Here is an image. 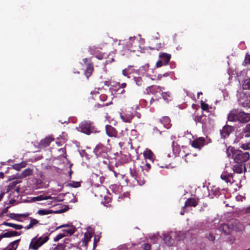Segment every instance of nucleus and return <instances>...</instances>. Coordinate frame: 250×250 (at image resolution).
<instances>
[{
	"instance_id": "nucleus-1",
	"label": "nucleus",
	"mask_w": 250,
	"mask_h": 250,
	"mask_svg": "<svg viewBox=\"0 0 250 250\" xmlns=\"http://www.w3.org/2000/svg\"><path fill=\"white\" fill-rule=\"evenodd\" d=\"M226 153L229 158H231L235 163L240 164L248 161L250 156L249 152H244L231 146L227 148Z\"/></svg>"
},
{
	"instance_id": "nucleus-2",
	"label": "nucleus",
	"mask_w": 250,
	"mask_h": 250,
	"mask_svg": "<svg viewBox=\"0 0 250 250\" xmlns=\"http://www.w3.org/2000/svg\"><path fill=\"white\" fill-rule=\"evenodd\" d=\"M228 119L231 122L238 121L240 123H246L250 121V113L233 109L228 115Z\"/></svg>"
},
{
	"instance_id": "nucleus-3",
	"label": "nucleus",
	"mask_w": 250,
	"mask_h": 250,
	"mask_svg": "<svg viewBox=\"0 0 250 250\" xmlns=\"http://www.w3.org/2000/svg\"><path fill=\"white\" fill-rule=\"evenodd\" d=\"M49 240V236L47 235H42L39 237L37 236L31 239L29 246V249L33 250H37Z\"/></svg>"
},
{
	"instance_id": "nucleus-4",
	"label": "nucleus",
	"mask_w": 250,
	"mask_h": 250,
	"mask_svg": "<svg viewBox=\"0 0 250 250\" xmlns=\"http://www.w3.org/2000/svg\"><path fill=\"white\" fill-rule=\"evenodd\" d=\"M78 130L86 135L97 132L96 128L93 125L92 122L89 121H84L81 123L78 127Z\"/></svg>"
},
{
	"instance_id": "nucleus-5",
	"label": "nucleus",
	"mask_w": 250,
	"mask_h": 250,
	"mask_svg": "<svg viewBox=\"0 0 250 250\" xmlns=\"http://www.w3.org/2000/svg\"><path fill=\"white\" fill-rule=\"evenodd\" d=\"M140 167H137L135 165H133L129 168L130 174L131 176L135 179L137 184L140 185H144L146 180L142 175V170H139Z\"/></svg>"
},
{
	"instance_id": "nucleus-6",
	"label": "nucleus",
	"mask_w": 250,
	"mask_h": 250,
	"mask_svg": "<svg viewBox=\"0 0 250 250\" xmlns=\"http://www.w3.org/2000/svg\"><path fill=\"white\" fill-rule=\"evenodd\" d=\"M135 111L132 107H127L120 113V118L125 123H129L135 116Z\"/></svg>"
},
{
	"instance_id": "nucleus-7",
	"label": "nucleus",
	"mask_w": 250,
	"mask_h": 250,
	"mask_svg": "<svg viewBox=\"0 0 250 250\" xmlns=\"http://www.w3.org/2000/svg\"><path fill=\"white\" fill-rule=\"evenodd\" d=\"M92 181L93 186L96 187H100V189L104 192L106 190L105 187L101 186L102 184L104 181V177L103 173L99 172V173H92Z\"/></svg>"
},
{
	"instance_id": "nucleus-8",
	"label": "nucleus",
	"mask_w": 250,
	"mask_h": 250,
	"mask_svg": "<svg viewBox=\"0 0 250 250\" xmlns=\"http://www.w3.org/2000/svg\"><path fill=\"white\" fill-rule=\"evenodd\" d=\"M108 148L102 145L98 144L94 150V152L98 157L106 158L107 157Z\"/></svg>"
},
{
	"instance_id": "nucleus-9",
	"label": "nucleus",
	"mask_w": 250,
	"mask_h": 250,
	"mask_svg": "<svg viewBox=\"0 0 250 250\" xmlns=\"http://www.w3.org/2000/svg\"><path fill=\"white\" fill-rule=\"evenodd\" d=\"M164 89L163 87H162L160 86L157 85H151L147 87L146 89L145 92L147 94H155L157 93H160L162 92V91Z\"/></svg>"
},
{
	"instance_id": "nucleus-10",
	"label": "nucleus",
	"mask_w": 250,
	"mask_h": 250,
	"mask_svg": "<svg viewBox=\"0 0 250 250\" xmlns=\"http://www.w3.org/2000/svg\"><path fill=\"white\" fill-rule=\"evenodd\" d=\"M220 177L222 180L224 181L228 185H231L234 182L233 174L229 173L227 171H224L221 175Z\"/></svg>"
},
{
	"instance_id": "nucleus-11",
	"label": "nucleus",
	"mask_w": 250,
	"mask_h": 250,
	"mask_svg": "<svg viewBox=\"0 0 250 250\" xmlns=\"http://www.w3.org/2000/svg\"><path fill=\"white\" fill-rule=\"evenodd\" d=\"M115 54L114 53H110L108 55L106 54H99L96 56L99 60H102L103 58L105 59V62H112L114 61Z\"/></svg>"
},
{
	"instance_id": "nucleus-12",
	"label": "nucleus",
	"mask_w": 250,
	"mask_h": 250,
	"mask_svg": "<svg viewBox=\"0 0 250 250\" xmlns=\"http://www.w3.org/2000/svg\"><path fill=\"white\" fill-rule=\"evenodd\" d=\"M205 145V139L203 137H200L191 143V146L195 148L200 149Z\"/></svg>"
},
{
	"instance_id": "nucleus-13",
	"label": "nucleus",
	"mask_w": 250,
	"mask_h": 250,
	"mask_svg": "<svg viewBox=\"0 0 250 250\" xmlns=\"http://www.w3.org/2000/svg\"><path fill=\"white\" fill-rule=\"evenodd\" d=\"M232 229L235 231H242L244 229V226L237 220H233L231 221Z\"/></svg>"
},
{
	"instance_id": "nucleus-14",
	"label": "nucleus",
	"mask_w": 250,
	"mask_h": 250,
	"mask_svg": "<svg viewBox=\"0 0 250 250\" xmlns=\"http://www.w3.org/2000/svg\"><path fill=\"white\" fill-rule=\"evenodd\" d=\"M159 58L160 59L156 62H169L171 59V55L164 52L159 53Z\"/></svg>"
},
{
	"instance_id": "nucleus-15",
	"label": "nucleus",
	"mask_w": 250,
	"mask_h": 250,
	"mask_svg": "<svg viewBox=\"0 0 250 250\" xmlns=\"http://www.w3.org/2000/svg\"><path fill=\"white\" fill-rule=\"evenodd\" d=\"M233 128L230 125H226L223 127L220 131V134L222 137L226 138L232 132Z\"/></svg>"
},
{
	"instance_id": "nucleus-16",
	"label": "nucleus",
	"mask_w": 250,
	"mask_h": 250,
	"mask_svg": "<svg viewBox=\"0 0 250 250\" xmlns=\"http://www.w3.org/2000/svg\"><path fill=\"white\" fill-rule=\"evenodd\" d=\"M239 103L244 107H250V95L244 94L243 98L239 99Z\"/></svg>"
},
{
	"instance_id": "nucleus-17",
	"label": "nucleus",
	"mask_w": 250,
	"mask_h": 250,
	"mask_svg": "<svg viewBox=\"0 0 250 250\" xmlns=\"http://www.w3.org/2000/svg\"><path fill=\"white\" fill-rule=\"evenodd\" d=\"M160 122L166 128L169 129L171 127L170 119L168 117L165 116L162 117L160 119Z\"/></svg>"
},
{
	"instance_id": "nucleus-18",
	"label": "nucleus",
	"mask_w": 250,
	"mask_h": 250,
	"mask_svg": "<svg viewBox=\"0 0 250 250\" xmlns=\"http://www.w3.org/2000/svg\"><path fill=\"white\" fill-rule=\"evenodd\" d=\"M105 130L106 134L109 137L116 136L117 135L116 130L110 125H106L105 126Z\"/></svg>"
},
{
	"instance_id": "nucleus-19",
	"label": "nucleus",
	"mask_w": 250,
	"mask_h": 250,
	"mask_svg": "<svg viewBox=\"0 0 250 250\" xmlns=\"http://www.w3.org/2000/svg\"><path fill=\"white\" fill-rule=\"evenodd\" d=\"M53 140V138L51 136H48L44 139L40 141L39 145L41 147H44L48 146Z\"/></svg>"
},
{
	"instance_id": "nucleus-20",
	"label": "nucleus",
	"mask_w": 250,
	"mask_h": 250,
	"mask_svg": "<svg viewBox=\"0 0 250 250\" xmlns=\"http://www.w3.org/2000/svg\"><path fill=\"white\" fill-rule=\"evenodd\" d=\"M198 203L197 200L194 198H189L186 201L183 208L188 206L195 207L197 205Z\"/></svg>"
},
{
	"instance_id": "nucleus-21",
	"label": "nucleus",
	"mask_w": 250,
	"mask_h": 250,
	"mask_svg": "<svg viewBox=\"0 0 250 250\" xmlns=\"http://www.w3.org/2000/svg\"><path fill=\"white\" fill-rule=\"evenodd\" d=\"M243 168H245V166L242 164L237 163V164L234 165L232 169L234 172L241 173L243 171Z\"/></svg>"
},
{
	"instance_id": "nucleus-22",
	"label": "nucleus",
	"mask_w": 250,
	"mask_h": 250,
	"mask_svg": "<svg viewBox=\"0 0 250 250\" xmlns=\"http://www.w3.org/2000/svg\"><path fill=\"white\" fill-rule=\"evenodd\" d=\"M161 95L163 100L167 103L172 99V95L169 92H162Z\"/></svg>"
},
{
	"instance_id": "nucleus-23",
	"label": "nucleus",
	"mask_w": 250,
	"mask_h": 250,
	"mask_svg": "<svg viewBox=\"0 0 250 250\" xmlns=\"http://www.w3.org/2000/svg\"><path fill=\"white\" fill-rule=\"evenodd\" d=\"M4 238H9L19 235L20 234L16 231L10 230L2 233Z\"/></svg>"
},
{
	"instance_id": "nucleus-24",
	"label": "nucleus",
	"mask_w": 250,
	"mask_h": 250,
	"mask_svg": "<svg viewBox=\"0 0 250 250\" xmlns=\"http://www.w3.org/2000/svg\"><path fill=\"white\" fill-rule=\"evenodd\" d=\"M164 240L168 246H171L173 243V240L168 234H163Z\"/></svg>"
},
{
	"instance_id": "nucleus-25",
	"label": "nucleus",
	"mask_w": 250,
	"mask_h": 250,
	"mask_svg": "<svg viewBox=\"0 0 250 250\" xmlns=\"http://www.w3.org/2000/svg\"><path fill=\"white\" fill-rule=\"evenodd\" d=\"M4 225L6 226L7 227H11L15 229L20 230L23 228V226L21 225L13 224L11 223L8 222H4L3 224Z\"/></svg>"
},
{
	"instance_id": "nucleus-26",
	"label": "nucleus",
	"mask_w": 250,
	"mask_h": 250,
	"mask_svg": "<svg viewBox=\"0 0 250 250\" xmlns=\"http://www.w3.org/2000/svg\"><path fill=\"white\" fill-rule=\"evenodd\" d=\"M20 240H17L10 243L7 248V250H16Z\"/></svg>"
},
{
	"instance_id": "nucleus-27",
	"label": "nucleus",
	"mask_w": 250,
	"mask_h": 250,
	"mask_svg": "<svg viewBox=\"0 0 250 250\" xmlns=\"http://www.w3.org/2000/svg\"><path fill=\"white\" fill-rule=\"evenodd\" d=\"M52 199V197L50 196H43L42 195H40V196L33 197L31 199V201L32 202H35V201H38L48 200V199Z\"/></svg>"
},
{
	"instance_id": "nucleus-28",
	"label": "nucleus",
	"mask_w": 250,
	"mask_h": 250,
	"mask_svg": "<svg viewBox=\"0 0 250 250\" xmlns=\"http://www.w3.org/2000/svg\"><path fill=\"white\" fill-rule=\"evenodd\" d=\"M92 237V233L88 231H87L84 233V239L83 240V243H84L85 245H86L87 242L90 240Z\"/></svg>"
},
{
	"instance_id": "nucleus-29",
	"label": "nucleus",
	"mask_w": 250,
	"mask_h": 250,
	"mask_svg": "<svg viewBox=\"0 0 250 250\" xmlns=\"http://www.w3.org/2000/svg\"><path fill=\"white\" fill-rule=\"evenodd\" d=\"M27 163L25 162H21L18 164H15L13 166L14 169L17 170H20L21 168L25 167Z\"/></svg>"
},
{
	"instance_id": "nucleus-30",
	"label": "nucleus",
	"mask_w": 250,
	"mask_h": 250,
	"mask_svg": "<svg viewBox=\"0 0 250 250\" xmlns=\"http://www.w3.org/2000/svg\"><path fill=\"white\" fill-rule=\"evenodd\" d=\"M93 70V67L92 66L91 63H88L86 69L85 70V75L87 77V78H88L91 74L92 71Z\"/></svg>"
},
{
	"instance_id": "nucleus-31",
	"label": "nucleus",
	"mask_w": 250,
	"mask_h": 250,
	"mask_svg": "<svg viewBox=\"0 0 250 250\" xmlns=\"http://www.w3.org/2000/svg\"><path fill=\"white\" fill-rule=\"evenodd\" d=\"M29 215H30V213H28V212H26L25 213H22V214H12V215L14 216L12 218H14V219L17 220V221H21V220L20 219L18 218V217H23V218H26V217H27L28 216H29Z\"/></svg>"
},
{
	"instance_id": "nucleus-32",
	"label": "nucleus",
	"mask_w": 250,
	"mask_h": 250,
	"mask_svg": "<svg viewBox=\"0 0 250 250\" xmlns=\"http://www.w3.org/2000/svg\"><path fill=\"white\" fill-rule=\"evenodd\" d=\"M144 156L146 158L152 160L153 159V154L150 149H146L144 152Z\"/></svg>"
},
{
	"instance_id": "nucleus-33",
	"label": "nucleus",
	"mask_w": 250,
	"mask_h": 250,
	"mask_svg": "<svg viewBox=\"0 0 250 250\" xmlns=\"http://www.w3.org/2000/svg\"><path fill=\"white\" fill-rule=\"evenodd\" d=\"M52 212L53 211L50 209H39L37 211V213L41 216L51 214Z\"/></svg>"
},
{
	"instance_id": "nucleus-34",
	"label": "nucleus",
	"mask_w": 250,
	"mask_h": 250,
	"mask_svg": "<svg viewBox=\"0 0 250 250\" xmlns=\"http://www.w3.org/2000/svg\"><path fill=\"white\" fill-rule=\"evenodd\" d=\"M32 174V170L30 168H26L24 170L21 174V177L22 178H25L28 176H29Z\"/></svg>"
},
{
	"instance_id": "nucleus-35",
	"label": "nucleus",
	"mask_w": 250,
	"mask_h": 250,
	"mask_svg": "<svg viewBox=\"0 0 250 250\" xmlns=\"http://www.w3.org/2000/svg\"><path fill=\"white\" fill-rule=\"evenodd\" d=\"M242 87L244 89H250V78L247 79L243 81Z\"/></svg>"
},
{
	"instance_id": "nucleus-36",
	"label": "nucleus",
	"mask_w": 250,
	"mask_h": 250,
	"mask_svg": "<svg viewBox=\"0 0 250 250\" xmlns=\"http://www.w3.org/2000/svg\"><path fill=\"white\" fill-rule=\"evenodd\" d=\"M220 230L223 231L225 234H227L229 232V228L227 224H223L220 227Z\"/></svg>"
},
{
	"instance_id": "nucleus-37",
	"label": "nucleus",
	"mask_w": 250,
	"mask_h": 250,
	"mask_svg": "<svg viewBox=\"0 0 250 250\" xmlns=\"http://www.w3.org/2000/svg\"><path fill=\"white\" fill-rule=\"evenodd\" d=\"M140 168L141 169L142 172H143L144 170L148 171L151 168L150 165L146 163L144 166H140Z\"/></svg>"
},
{
	"instance_id": "nucleus-38",
	"label": "nucleus",
	"mask_w": 250,
	"mask_h": 250,
	"mask_svg": "<svg viewBox=\"0 0 250 250\" xmlns=\"http://www.w3.org/2000/svg\"><path fill=\"white\" fill-rule=\"evenodd\" d=\"M30 224H31L32 228L34 227L37 226L39 224V221L34 218H33L32 217H30Z\"/></svg>"
},
{
	"instance_id": "nucleus-39",
	"label": "nucleus",
	"mask_w": 250,
	"mask_h": 250,
	"mask_svg": "<svg viewBox=\"0 0 250 250\" xmlns=\"http://www.w3.org/2000/svg\"><path fill=\"white\" fill-rule=\"evenodd\" d=\"M69 186L72 188H78L80 187L81 183L79 182L72 181L69 184Z\"/></svg>"
},
{
	"instance_id": "nucleus-40",
	"label": "nucleus",
	"mask_w": 250,
	"mask_h": 250,
	"mask_svg": "<svg viewBox=\"0 0 250 250\" xmlns=\"http://www.w3.org/2000/svg\"><path fill=\"white\" fill-rule=\"evenodd\" d=\"M240 147L244 150L250 149V142L245 144H242Z\"/></svg>"
},
{
	"instance_id": "nucleus-41",
	"label": "nucleus",
	"mask_w": 250,
	"mask_h": 250,
	"mask_svg": "<svg viewBox=\"0 0 250 250\" xmlns=\"http://www.w3.org/2000/svg\"><path fill=\"white\" fill-rule=\"evenodd\" d=\"M64 244H59L53 250H64Z\"/></svg>"
},
{
	"instance_id": "nucleus-42",
	"label": "nucleus",
	"mask_w": 250,
	"mask_h": 250,
	"mask_svg": "<svg viewBox=\"0 0 250 250\" xmlns=\"http://www.w3.org/2000/svg\"><path fill=\"white\" fill-rule=\"evenodd\" d=\"M201 108L203 110L207 111L208 109V105L207 104H206L204 102H203L202 101H201Z\"/></svg>"
},
{
	"instance_id": "nucleus-43",
	"label": "nucleus",
	"mask_w": 250,
	"mask_h": 250,
	"mask_svg": "<svg viewBox=\"0 0 250 250\" xmlns=\"http://www.w3.org/2000/svg\"><path fill=\"white\" fill-rule=\"evenodd\" d=\"M65 234H62V233H60L59 234H58L54 238V241L55 242H57L58 241H59V240H60L63 237H64L65 236Z\"/></svg>"
},
{
	"instance_id": "nucleus-44",
	"label": "nucleus",
	"mask_w": 250,
	"mask_h": 250,
	"mask_svg": "<svg viewBox=\"0 0 250 250\" xmlns=\"http://www.w3.org/2000/svg\"><path fill=\"white\" fill-rule=\"evenodd\" d=\"M203 117L201 116H195L194 117V120L196 122V123H202V118H203Z\"/></svg>"
},
{
	"instance_id": "nucleus-45",
	"label": "nucleus",
	"mask_w": 250,
	"mask_h": 250,
	"mask_svg": "<svg viewBox=\"0 0 250 250\" xmlns=\"http://www.w3.org/2000/svg\"><path fill=\"white\" fill-rule=\"evenodd\" d=\"M206 237L211 241H213L215 239V237L211 233H209L207 235Z\"/></svg>"
},
{
	"instance_id": "nucleus-46",
	"label": "nucleus",
	"mask_w": 250,
	"mask_h": 250,
	"mask_svg": "<svg viewBox=\"0 0 250 250\" xmlns=\"http://www.w3.org/2000/svg\"><path fill=\"white\" fill-rule=\"evenodd\" d=\"M244 62H250V54L248 53L246 54L245 57Z\"/></svg>"
},
{
	"instance_id": "nucleus-47",
	"label": "nucleus",
	"mask_w": 250,
	"mask_h": 250,
	"mask_svg": "<svg viewBox=\"0 0 250 250\" xmlns=\"http://www.w3.org/2000/svg\"><path fill=\"white\" fill-rule=\"evenodd\" d=\"M126 86V84L125 83H122L120 87L122 88L120 93L123 94L125 92V90L124 89Z\"/></svg>"
},
{
	"instance_id": "nucleus-48",
	"label": "nucleus",
	"mask_w": 250,
	"mask_h": 250,
	"mask_svg": "<svg viewBox=\"0 0 250 250\" xmlns=\"http://www.w3.org/2000/svg\"><path fill=\"white\" fill-rule=\"evenodd\" d=\"M99 237L98 236H95L94 237V243H93V246H94V248L95 247L97 243L99 242Z\"/></svg>"
},
{
	"instance_id": "nucleus-49",
	"label": "nucleus",
	"mask_w": 250,
	"mask_h": 250,
	"mask_svg": "<svg viewBox=\"0 0 250 250\" xmlns=\"http://www.w3.org/2000/svg\"><path fill=\"white\" fill-rule=\"evenodd\" d=\"M135 80L137 85H140L142 84V80L140 78H135Z\"/></svg>"
},
{
	"instance_id": "nucleus-50",
	"label": "nucleus",
	"mask_w": 250,
	"mask_h": 250,
	"mask_svg": "<svg viewBox=\"0 0 250 250\" xmlns=\"http://www.w3.org/2000/svg\"><path fill=\"white\" fill-rule=\"evenodd\" d=\"M65 232H67L68 233L70 234H72L74 233L75 230L73 228H70L68 229L64 230Z\"/></svg>"
},
{
	"instance_id": "nucleus-51",
	"label": "nucleus",
	"mask_w": 250,
	"mask_h": 250,
	"mask_svg": "<svg viewBox=\"0 0 250 250\" xmlns=\"http://www.w3.org/2000/svg\"><path fill=\"white\" fill-rule=\"evenodd\" d=\"M151 249V246L149 244H145L144 245V250H150Z\"/></svg>"
},
{
	"instance_id": "nucleus-52",
	"label": "nucleus",
	"mask_w": 250,
	"mask_h": 250,
	"mask_svg": "<svg viewBox=\"0 0 250 250\" xmlns=\"http://www.w3.org/2000/svg\"><path fill=\"white\" fill-rule=\"evenodd\" d=\"M246 132H250V124L247 125L245 127Z\"/></svg>"
},
{
	"instance_id": "nucleus-53",
	"label": "nucleus",
	"mask_w": 250,
	"mask_h": 250,
	"mask_svg": "<svg viewBox=\"0 0 250 250\" xmlns=\"http://www.w3.org/2000/svg\"><path fill=\"white\" fill-rule=\"evenodd\" d=\"M17 184V183L16 182H12L10 183V184L8 186V189H9L10 188H13L15 187Z\"/></svg>"
},
{
	"instance_id": "nucleus-54",
	"label": "nucleus",
	"mask_w": 250,
	"mask_h": 250,
	"mask_svg": "<svg viewBox=\"0 0 250 250\" xmlns=\"http://www.w3.org/2000/svg\"><path fill=\"white\" fill-rule=\"evenodd\" d=\"M153 132L155 133H159V134H161V132L159 131V130L156 127H154L153 128Z\"/></svg>"
},
{
	"instance_id": "nucleus-55",
	"label": "nucleus",
	"mask_w": 250,
	"mask_h": 250,
	"mask_svg": "<svg viewBox=\"0 0 250 250\" xmlns=\"http://www.w3.org/2000/svg\"><path fill=\"white\" fill-rule=\"evenodd\" d=\"M109 169L114 173V176H115V177H118V176L119 175V173L118 172H117L115 171L112 170L111 169V168H110V167L109 168Z\"/></svg>"
},
{
	"instance_id": "nucleus-56",
	"label": "nucleus",
	"mask_w": 250,
	"mask_h": 250,
	"mask_svg": "<svg viewBox=\"0 0 250 250\" xmlns=\"http://www.w3.org/2000/svg\"><path fill=\"white\" fill-rule=\"evenodd\" d=\"M142 67L143 68H144V69H145L144 71H146L148 68V63L145 64L144 66H142Z\"/></svg>"
},
{
	"instance_id": "nucleus-57",
	"label": "nucleus",
	"mask_w": 250,
	"mask_h": 250,
	"mask_svg": "<svg viewBox=\"0 0 250 250\" xmlns=\"http://www.w3.org/2000/svg\"><path fill=\"white\" fill-rule=\"evenodd\" d=\"M98 48L102 49V48H101V47H98V46L96 47L95 46H94L93 47H91L90 49L93 51H96V49H97Z\"/></svg>"
},
{
	"instance_id": "nucleus-58",
	"label": "nucleus",
	"mask_w": 250,
	"mask_h": 250,
	"mask_svg": "<svg viewBox=\"0 0 250 250\" xmlns=\"http://www.w3.org/2000/svg\"><path fill=\"white\" fill-rule=\"evenodd\" d=\"M31 228H32V227L31 226V225L30 223L27 226H26L24 227V229L27 230Z\"/></svg>"
},
{
	"instance_id": "nucleus-59",
	"label": "nucleus",
	"mask_w": 250,
	"mask_h": 250,
	"mask_svg": "<svg viewBox=\"0 0 250 250\" xmlns=\"http://www.w3.org/2000/svg\"><path fill=\"white\" fill-rule=\"evenodd\" d=\"M68 224H64V225H61V226H60L59 227H58L56 229H60V228H63V227H68Z\"/></svg>"
},
{
	"instance_id": "nucleus-60",
	"label": "nucleus",
	"mask_w": 250,
	"mask_h": 250,
	"mask_svg": "<svg viewBox=\"0 0 250 250\" xmlns=\"http://www.w3.org/2000/svg\"><path fill=\"white\" fill-rule=\"evenodd\" d=\"M127 70L125 69H124L122 71V73H123V74L124 75V76H127V74H128V73L127 72Z\"/></svg>"
},
{
	"instance_id": "nucleus-61",
	"label": "nucleus",
	"mask_w": 250,
	"mask_h": 250,
	"mask_svg": "<svg viewBox=\"0 0 250 250\" xmlns=\"http://www.w3.org/2000/svg\"><path fill=\"white\" fill-rule=\"evenodd\" d=\"M135 115H136L138 118H140L141 116V114L139 112H137L136 111H135Z\"/></svg>"
},
{
	"instance_id": "nucleus-62",
	"label": "nucleus",
	"mask_w": 250,
	"mask_h": 250,
	"mask_svg": "<svg viewBox=\"0 0 250 250\" xmlns=\"http://www.w3.org/2000/svg\"><path fill=\"white\" fill-rule=\"evenodd\" d=\"M98 91L97 90H94V91H92L91 92V95H97L98 94Z\"/></svg>"
},
{
	"instance_id": "nucleus-63",
	"label": "nucleus",
	"mask_w": 250,
	"mask_h": 250,
	"mask_svg": "<svg viewBox=\"0 0 250 250\" xmlns=\"http://www.w3.org/2000/svg\"><path fill=\"white\" fill-rule=\"evenodd\" d=\"M245 212H247V213H250V207H247V208L245 209Z\"/></svg>"
},
{
	"instance_id": "nucleus-64",
	"label": "nucleus",
	"mask_w": 250,
	"mask_h": 250,
	"mask_svg": "<svg viewBox=\"0 0 250 250\" xmlns=\"http://www.w3.org/2000/svg\"><path fill=\"white\" fill-rule=\"evenodd\" d=\"M4 194H5L4 192H3L0 193V202L1 201L2 198L3 197Z\"/></svg>"
}]
</instances>
